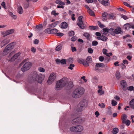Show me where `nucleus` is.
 <instances>
[{"instance_id": "nucleus-24", "label": "nucleus", "mask_w": 134, "mask_h": 134, "mask_svg": "<svg viewBox=\"0 0 134 134\" xmlns=\"http://www.w3.org/2000/svg\"><path fill=\"white\" fill-rule=\"evenodd\" d=\"M123 27L125 30H129L131 28V25L129 23H127L124 25Z\"/></svg>"}, {"instance_id": "nucleus-62", "label": "nucleus", "mask_w": 134, "mask_h": 134, "mask_svg": "<svg viewBox=\"0 0 134 134\" xmlns=\"http://www.w3.org/2000/svg\"><path fill=\"white\" fill-rule=\"evenodd\" d=\"M99 68L97 65L96 64L95 66V70L96 71H98L99 70Z\"/></svg>"}, {"instance_id": "nucleus-47", "label": "nucleus", "mask_w": 134, "mask_h": 134, "mask_svg": "<svg viewBox=\"0 0 134 134\" xmlns=\"http://www.w3.org/2000/svg\"><path fill=\"white\" fill-rule=\"evenodd\" d=\"M98 92L100 93V95H101L104 94V92L102 90L99 89L98 90Z\"/></svg>"}, {"instance_id": "nucleus-17", "label": "nucleus", "mask_w": 134, "mask_h": 134, "mask_svg": "<svg viewBox=\"0 0 134 134\" xmlns=\"http://www.w3.org/2000/svg\"><path fill=\"white\" fill-rule=\"evenodd\" d=\"M77 61L79 63L83 64L85 66H86V64L84 60L82 58H78Z\"/></svg>"}, {"instance_id": "nucleus-4", "label": "nucleus", "mask_w": 134, "mask_h": 134, "mask_svg": "<svg viewBox=\"0 0 134 134\" xmlns=\"http://www.w3.org/2000/svg\"><path fill=\"white\" fill-rule=\"evenodd\" d=\"M15 44V43L12 42L10 43L7 45L3 52V55H5L7 54L13 48Z\"/></svg>"}, {"instance_id": "nucleus-5", "label": "nucleus", "mask_w": 134, "mask_h": 134, "mask_svg": "<svg viewBox=\"0 0 134 134\" xmlns=\"http://www.w3.org/2000/svg\"><path fill=\"white\" fill-rule=\"evenodd\" d=\"M32 64L30 62L26 63L21 68V70L24 72L26 71L29 70L32 66Z\"/></svg>"}, {"instance_id": "nucleus-52", "label": "nucleus", "mask_w": 134, "mask_h": 134, "mask_svg": "<svg viewBox=\"0 0 134 134\" xmlns=\"http://www.w3.org/2000/svg\"><path fill=\"white\" fill-rule=\"evenodd\" d=\"M97 26H90L89 27V28L90 29L93 30H95L97 28Z\"/></svg>"}, {"instance_id": "nucleus-43", "label": "nucleus", "mask_w": 134, "mask_h": 134, "mask_svg": "<svg viewBox=\"0 0 134 134\" xmlns=\"http://www.w3.org/2000/svg\"><path fill=\"white\" fill-rule=\"evenodd\" d=\"M9 15L10 16H11L13 18L15 19L16 18V16L14 15L13 13L12 12H10Z\"/></svg>"}, {"instance_id": "nucleus-13", "label": "nucleus", "mask_w": 134, "mask_h": 134, "mask_svg": "<svg viewBox=\"0 0 134 134\" xmlns=\"http://www.w3.org/2000/svg\"><path fill=\"white\" fill-rule=\"evenodd\" d=\"M80 118L79 117L76 118L72 120V122L73 124H76L80 122Z\"/></svg>"}, {"instance_id": "nucleus-58", "label": "nucleus", "mask_w": 134, "mask_h": 134, "mask_svg": "<svg viewBox=\"0 0 134 134\" xmlns=\"http://www.w3.org/2000/svg\"><path fill=\"white\" fill-rule=\"evenodd\" d=\"M134 89V87L132 86H130L129 87H127V89L130 91H132Z\"/></svg>"}, {"instance_id": "nucleus-32", "label": "nucleus", "mask_w": 134, "mask_h": 134, "mask_svg": "<svg viewBox=\"0 0 134 134\" xmlns=\"http://www.w3.org/2000/svg\"><path fill=\"white\" fill-rule=\"evenodd\" d=\"M18 12L20 14H21L23 13V10L21 6H19L18 7Z\"/></svg>"}, {"instance_id": "nucleus-59", "label": "nucleus", "mask_w": 134, "mask_h": 134, "mask_svg": "<svg viewBox=\"0 0 134 134\" xmlns=\"http://www.w3.org/2000/svg\"><path fill=\"white\" fill-rule=\"evenodd\" d=\"M42 27H43L42 25L41 24H40V25H39L36 26V28H37V29H42Z\"/></svg>"}, {"instance_id": "nucleus-2", "label": "nucleus", "mask_w": 134, "mask_h": 134, "mask_svg": "<svg viewBox=\"0 0 134 134\" xmlns=\"http://www.w3.org/2000/svg\"><path fill=\"white\" fill-rule=\"evenodd\" d=\"M68 79L67 78H63L57 82L55 87V89L56 90H61L68 83Z\"/></svg>"}, {"instance_id": "nucleus-38", "label": "nucleus", "mask_w": 134, "mask_h": 134, "mask_svg": "<svg viewBox=\"0 0 134 134\" xmlns=\"http://www.w3.org/2000/svg\"><path fill=\"white\" fill-rule=\"evenodd\" d=\"M58 32V30L54 28L51 29V33L53 34H57Z\"/></svg>"}, {"instance_id": "nucleus-49", "label": "nucleus", "mask_w": 134, "mask_h": 134, "mask_svg": "<svg viewBox=\"0 0 134 134\" xmlns=\"http://www.w3.org/2000/svg\"><path fill=\"white\" fill-rule=\"evenodd\" d=\"M122 62H123V63H124V64H122V65L123 66L124 68H125V66L124 65V64H125L126 63V64H128V62L127 61V60H126L125 59V60H123Z\"/></svg>"}, {"instance_id": "nucleus-7", "label": "nucleus", "mask_w": 134, "mask_h": 134, "mask_svg": "<svg viewBox=\"0 0 134 134\" xmlns=\"http://www.w3.org/2000/svg\"><path fill=\"white\" fill-rule=\"evenodd\" d=\"M12 53L10 54L8 56L9 59L8 58L7 60L9 61L12 62L14 61L15 59H16L20 55V53H18L14 55L12 57H11V55Z\"/></svg>"}, {"instance_id": "nucleus-26", "label": "nucleus", "mask_w": 134, "mask_h": 134, "mask_svg": "<svg viewBox=\"0 0 134 134\" xmlns=\"http://www.w3.org/2000/svg\"><path fill=\"white\" fill-rule=\"evenodd\" d=\"M107 37L103 35L99 37V39L105 41L107 40Z\"/></svg>"}, {"instance_id": "nucleus-10", "label": "nucleus", "mask_w": 134, "mask_h": 134, "mask_svg": "<svg viewBox=\"0 0 134 134\" xmlns=\"http://www.w3.org/2000/svg\"><path fill=\"white\" fill-rule=\"evenodd\" d=\"M109 30L108 28L103 29L101 31V34L105 36H108V33Z\"/></svg>"}, {"instance_id": "nucleus-25", "label": "nucleus", "mask_w": 134, "mask_h": 134, "mask_svg": "<svg viewBox=\"0 0 134 134\" xmlns=\"http://www.w3.org/2000/svg\"><path fill=\"white\" fill-rule=\"evenodd\" d=\"M102 4L104 6H108L109 4V0H107L106 1H104Z\"/></svg>"}, {"instance_id": "nucleus-57", "label": "nucleus", "mask_w": 134, "mask_h": 134, "mask_svg": "<svg viewBox=\"0 0 134 134\" xmlns=\"http://www.w3.org/2000/svg\"><path fill=\"white\" fill-rule=\"evenodd\" d=\"M1 5L3 7L4 9H6V7L5 5V3L4 2H2Z\"/></svg>"}, {"instance_id": "nucleus-29", "label": "nucleus", "mask_w": 134, "mask_h": 134, "mask_svg": "<svg viewBox=\"0 0 134 134\" xmlns=\"http://www.w3.org/2000/svg\"><path fill=\"white\" fill-rule=\"evenodd\" d=\"M87 11L89 14L91 16H95L94 12L93 11L91 10L90 9H88Z\"/></svg>"}, {"instance_id": "nucleus-8", "label": "nucleus", "mask_w": 134, "mask_h": 134, "mask_svg": "<svg viewBox=\"0 0 134 134\" xmlns=\"http://www.w3.org/2000/svg\"><path fill=\"white\" fill-rule=\"evenodd\" d=\"M83 18V16H79L78 18V20L79 21V22L77 23V25L81 29L84 28L85 27V25L83 23L82 20V19Z\"/></svg>"}, {"instance_id": "nucleus-63", "label": "nucleus", "mask_w": 134, "mask_h": 134, "mask_svg": "<svg viewBox=\"0 0 134 134\" xmlns=\"http://www.w3.org/2000/svg\"><path fill=\"white\" fill-rule=\"evenodd\" d=\"M56 34L58 36H62L64 34L62 33L59 32L57 33Z\"/></svg>"}, {"instance_id": "nucleus-51", "label": "nucleus", "mask_w": 134, "mask_h": 134, "mask_svg": "<svg viewBox=\"0 0 134 134\" xmlns=\"http://www.w3.org/2000/svg\"><path fill=\"white\" fill-rule=\"evenodd\" d=\"M98 106L101 108H104L105 107V105L103 103H102L101 104L100 103L99 104Z\"/></svg>"}, {"instance_id": "nucleus-44", "label": "nucleus", "mask_w": 134, "mask_h": 134, "mask_svg": "<svg viewBox=\"0 0 134 134\" xmlns=\"http://www.w3.org/2000/svg\"><path fill=\"white\" fill-rule=\"evenodd\" d=\"M116 76L117 79H119L121 77L120 72H117L116 74Z\"/></svg>"}, {"instance_id": "nucleus-22", "label": "nucleus", "mask_w": 134, "mask_h": 134, "mask_svg": "<svg viewBox=\"0 0 134 134\" xmlns=\"http://www.w3.org/2000/svg\"><path fill=\"white\" fill-rule=\"evenodd\" d=\"M61 27L63 29H66L68 27V24L65 22H63L61 24Z\"/></svg>"}, {"instance_id": "nucleus-41", "label": "nucleus", "mask_w": 134, "mask_h": 134, "mask_svg": "<svg viewBox=\"0 0 134 134\" xmlns=\"http://www.w3.org/2000/svg\"><path fill=\"white\" fill-rule=\"evenodd\" d=\"M99 67L103 68L104 66V64L103 63H97L96 64Z\"/></svg>"}, {"instance_id": "nucleus-45", "label": "nucleus", "mask_w": 134, "mask_h": 134, "mask_svg": "<svg viewBox=\"0 0 134 134\" xmlns=\"http://www.w3.org/2000/svg\"><path fill=\"white\" fill-rule=\"evenodd\" d=\"M51 14L54 15L55 16H56L59 14L58 13H56L55 10H53L51 12Z\"/></svg>"}, {"instance_id": "nucleus-53", "label": "nucleus", "mask_w": 134, "mask_h": 134, "mask_svg": "<svg viewBox=\"0 0 134 134\" xmlns=\"http://www.w3.org/2000/svg\"><path fill=\"white\" fill-rule=\"evenodd\" d=\"M131 123L130 121L129 120H127L125 121L124 123H125L127 126H129Z\"/></svg>"}, {"instance_id": "nucleus-23", "label": "nucleus", "mask_w": 134, "mask_h": 134, "mask_svg": "<svg viewBox=\"0 0 134 134\" xmlns=\"http://www.w3.org/2000/svg\"><path fill=\"white\" fill-rule=\"evenodd\" d=\"M127 118V115L125 114H124L122 115V123H124L125 121H126V119Z\"/></svg>"}, {"instance_id": "nucleus-28", "label": "nucleus", "mask_w": 134, "mask_h": 134, "mask_svg": "<svg viewBox=\"0 0 134 134\" xmlns=\"http://www.w3.org/2000/svg\"><path fill=\"white\" fill-rule=\"evenodd\" d=\"M55 3L57 4L60 5H63L65 4V3L63 2H62L60 0H57L56 1Z\"/></svg>"}, {"instance_id": "nucleus-60", "label": "nucleus", "mask_w": 134, "mask_h": 134, "mask_svg": "<svg viewBox=\"0 0 134 134\" xmlns=\"http://www.w3.org/2000/svg\"><path fill=\"white\" fill-rule=\"evenodd\" d=\"M38 70L40 72H43L45 71V70L44 69L42 68H40L38 69Z\"/></svg>"}, {"instance_id": "nucleus-19", "label": "nucleus", "mask_w": 134, "mask_h": 134, "mask_svg": "<svg viewBox=\"0 0 134 134\" xmlns=\"http://www.w3.org/2000/svg\"><path fill=\"white\" fill-rule=\"evenodd\" d=\"M58 21H56L51 24L48 25V27L51 28L54 27L58 24Z\"/></svg>"}, {"instance_id": "nucleus-46", "label": "nucleus", "mask_w": 134, "mask_h": 134, "mask_svg": "<svg viewBox=\"0 0 134 134\" xmlns=\"http://www.w3.org/2000/svg\"><path fill=\"white\" fill-rule=\"evenodd\" d=\"M61 63L62 64H65L66 63V60L65 59H62L61 60Z\"/></svg>"}, {"instance_id": "nucleus-15", "label": "nucleus", "mask_w": 134, "mask_h": 134, "mask_svg": "<svg viewBox=\"0 0 134 134\" xmlns=\"http://www.w3.org/2000/svg\"><path fill=\"white\" fill-rule=\"evenodd\" d=\"M38 75V74L36 72H33L32 79L34 81H35L37 80Z\"/></svg>"}, {"instance_id": "nucleus-33", "label": "nucleus", "mask_w": 134, "mask_h": 134, "mask_svg": "<svg viewBox=\"0 0 134 134\" xmlns=\"http://www.w3.org/2000/svg\"><path fill=\"white\" fill-rule=\"evenodd\" d=\"M130 105L132 108L134 109V99L130 101Z\"/></svg>"}, {"instance_id": "nucleus-42", "label": "nucleus", "mask_w": 134, "mask_h": 134, "mask_svg": "<svg viewBox=\"0 0 134 134\" xmlns=\"http://www.w3.org/2000/svg\"><path fill=\"white\" fill-rule=\"evenodd\" d=\"M97 23L98 24V25L101 28H103L104 27V26L102 24L101 22L99 21H98L97 22Z\"/></svg>"}, {"instance_id": "nucleus-11", "label": "nucleus", "mask_w": 134, "mask_h": 134, "mask_svg": "<svg viewBox=\"0 0 134 134\" xmlns=\"http://www.w3.org/2000/svg\"><path fill=\"white\" fill-rule=\"evenodd\" d=\"M14 30L13 29L8 30L6 31L5 32H3V35L4 36H5L14 33Z\"/></svg>"}, {"instance_id": "nucleus-3", "label": "nucleus", "mask_w": 134, "mask_h": 134, "mask_svg": "<svg viewBox=\"0 0 134 134\" xmlns=\"http://www.w3.org/2000/svg\"><path fill=\"white\" fill-rule=\"evenodd\" d=\"M83 129V127L81 125L74 126L70 128V130L72 132H80L82 131Z\"/></svg>"}, {"instance_id": "nucleus-37", "label": "nucleus", "mask_w": 134, "mask_h": 134, "mask_svg": "<svg viewBox=\"0 0 134 134\" xmlns=\"http://www.w3.org/2000/svg\"><path fill=\"white\" fill-rule=\"evenodd\" d=\"M119 131V129L118 128H114L113 129V134H116Z\"/></svg>"}, {"instance_id": "nucleus-1", "label": "nucleus", "mask_w": 134, "mask_h": 134, "mask_svg": "<svg viewBox=\"0 0 134 134\" xmlns=\"http://www.w3.org/2000/svg\"><path fill=\"white\" fill-rule=\"evenodd\" d=\"M84 92V89L83 87H79L73 91L71 94L72 96L74 98H78L82 96Z\"/></svg>"}, {"instance_id": "nucleus-6", "label": "nucleus", "mask_w": 134, "mask_h": 134, "mask_svg": "<svg viewBox=\"0 0 134 134\" xmlns=\"http://www.w3.org/2000/svg\"><path fill=\"white\" fill-rule=\"evenodd\" d=\"M56 77V75L55 73L52 72L51 74L47 81V82L48 84H52L55 80Z\"/></svg>"}, {"instance_id": "nucleus-35", "label": "nucleus", "mask_w": 134, "mask_h": 134, "mask_svg": "<svg viewBox=\"0 0 134 134\" xmlns=\"http://www.w3.org/2000/svg\"><path fill=\"white\" fill-rule=\"evenodd\" d=\"M62 45L60 44L59 45L57 46L55 48L56 51H59L61 50L62 48Z\"/></svg>"}, {"instance_id": "nucleus-39", "label": "nucleus", "mask_w": 134, "mask_h": 134, "mask_svg": "<svg viewBox=\"0 0 134 134\" xmlns=\"http://www.w3.org/2000/svg\"><path fill=\"white\" fill-rule=\"evenodd\" d=\"M108 18L109 19H114L115 17L114 16L111 14H109L108 16Z\"/></svg>"}, {"instance_id": "nucleus-48", "label": "nucleus", "mask_w": 134, "mask_h": 134, "mask_svg": "<svg viewBox=\"0 0 134 134\" xmlns=\"http://www.w3.org/2000/svg\"><path fill=\"white\" fill-rule=\"evenodd\" d=\"M88 52L90 54H92L93 52V50L91 48H89L88 49Z\"/></svg>"}, {"instance_id": "nucleus-9", "label": "nucleus", "mask_w": 134, "mask_h": 134, "mask_svg": "<svg viewBox=\"0 0 134 134\" xmlns=\"http://www.w3.org/2000/svg\"><path fill=\"white\" fill-rule=\"evenodd\" d=\"M120 84L121 86V88L124 91L127 90V85L126 82L124 80H122L120 82Z\"/></svg>"}, {"instance_id": "nucleus-14", "label": "nucleus", "mask_w": 134, "mask_h": 134, "mask_svg": "<svg viewBox=\"0 0 134 134\" xmlns=\"http://www.w3.org/2000/svg\"><path fill=\"white\" fill-rule=\"evenodd\" d=\"M108 13L106 12H105L102 14V18L104 21H106L107 20V16H108Z\"/></svg>"}, {"instance_id": "nucleus-56", "label": "nucleus", "mask_w": 134, "mask_h": 134, "mask_svg": "<svg viewBox=\"0 0 134 134\" xmlns=\"http://www.w3.org/2000/svg\"><path fill=\"white\" fill-rule=\"evenodd\" d=\"M69 35L70 36H72L74 35V32L72 31H70L69 33Z\"/></svg>"}, {"instance_id": "nucleus-40", "label": "nucleus", "mask_w": 134, "mask_h": 134, "mask_svg": "<svg viewBox=\"0 0 134 134\" xmlns=\"http://www.w3.org/2000/svg\"><path fill=\"white\" fill-rule=\"evenodd\" d=\"M45 32L46 33L51 34V29L50 28L47 29L45 30Z\"/></svg>"}, {"instance_id": "nucleus-50", "label": "nucleus", "mask_w": 134, "mask_h": 134, "mask_svg": "<svg viewBox=\"0 0 134 134\" xmlns=\"http://www.w3.org/2000/svg\"><path fill=\"white\" fill-rule=\"evenodd\" d=\"M112 105L113 106L116 105L117 104V102L114 100H112L111 101Z\"/></svg>"}, {"instance_id": "nucleus-34", "label": "nucleus", "mask_w": 134, "mask_h": 134, "mask_svg": "<svg viewBox=\"0 0 134 134\" xmlns=\"http://www.w3.org/2000/svg\"><path fill=\"white\" fill-rule=\"evenodd\" d=\"M83 36L85 37L87 40L90 39L89 37L90 35L89 33L87 32H85L83 34Z\"/></svg>"}, {"instance_id": "nucleus-61", "label": "nucleus", "mask_w": 134, "mask_h": 134, "mask_svg": "<svg viewBox=\"0 0 134 134\" xmlns=\"http://www.w3.org/2000/svg\"><path fill=\"white\" fill-rule=\"evenodd\" d=\"M55 61L57 64H59L61 63V60L59 59H57L55 60Z\"/></svg>"}, {"instance_id": "nucleus-31", "label": "nucleus", "mask_w": 134, "mask_h": 134, "mask_svg": "<svg viewBox=\"0 0 134 134\" xmlns=\"http://www.w3.org/2000/svg\"><path fill=\"white\" fill-rule=\"evenodd\" d=\"M108 33H110L111 35H115V32L114 31V29L112 28H111L109 30Z\"/></svg>"}, {"instance_id": "nucleus-30", "label": "nucleus", "mask_w": 134, "mask_h": 134, "mask_svg": "<svg viewBox=\"0 0 134 134\" xmlns=\"http://www.w3.org/2000/svg\"><path fill=\"white\" fill-rule=\"evenodd\" d=\"M121 28L120 27H119L116 29L115 30L114 32H115V34H118L120 33L121 32Z\"/></svg>"}, {"instance_id": "nucleus-20", "label": "nucleus", "mask_w": 134, "mask_h": 134, "mask_svg": "<svg viewBox=\"0 0 134 134\" xmlns=\"http://www.w3.org/2000/svg\"><path fill=\"white\" fill-rule=\"evenodd\" d=\"M92 60L91 57L90 56H88L86 58V61L85 62L86 64V66H88V64L90 63V62Z\"/></svg>"}, {"instance_id": "nucleus-55", "label": "nucleus", "mask_w": 134, "mask_h": 134, "mask_svg": "<svg viewBox=\"0 0 134 134\" xmlns=\"http://www.w3.org/2000/svg\"><path fill=\"white\" fill-rule=\"evenodd\" d=\"M75 65L74 64H70L69 66L68 67V69H71V70L73 69V68L74 67Z\"/></svg>"}, {"instance_id": "nucleus-36", "label": "nucleus", "mask_w": 134, "mask_h": 134, "mask_svg": "<svg viewBox=\"0 0 134 134\" xmlns=\"http://www.w3.org/2000/svg\"><path fill=\"white\" fill-rule=\"evenodd\" d=\"M107 51H108L107 49H103L102 51L103 53L104 54L106 55L107 56L109 57V54L107 53Z\"/></svg>"}, {"instance_id": "nucleus-12", "label": "nucleus", "mask_w": 134, "mask_h": 134, "mask_svg": "<svg viewBox=\"0 0 134 134\" xmlns=\"http://www.w3.org/2000/svg\"><path fill=\"white\" fill-rule=\"evenodd\" d=\"M79 104L80 105L82 106L85 109L87 105V100H83L81 101Z\"/></svg>"}, {"instance_id": "nucleus-21", "label": "nucleus", "mask_w": 134, "mask_h": 134, "mask_svg": "<svg viewBox=\"0 0 134 134\" xmlns=\"http://www.w3.org/2000/svg\"><path fill=\"white\" fill-rule=\"evenodd\" d=\"M10 41L9 39H5L1 43L3 45V46H4L9 43Z\"/></svg>"}, {"instance_id": "nucleus-18", "label": "nucleus", "mask_w": 134, "mask_h": 134, "mask_svg": "<svg viewBox=\"0 0 134 134\" xmlns=\"http://www.w3.org/2000/svg\"><path fill=\"white\" fill-rule=\"evenodd\" d=\"M85 108H83L82 106L80 105L79 104L78 105L77 108V111L78 112H81Z\"/></svg>"}, {"instance_id": "nucleus-16", "label": "nucleus", "mask_w": 134, "mask_h": 134, "mask_svg": "<svg viewBox=\"0 0 134 134\" xmlns=\"http://www.w3.org/2000/svg\"><path fill=\"white\" fill-rule=\"evenodd\" d=\"M43 76L41 74H40L38 75V76L37 82L38 83H41L42 80H43Z\"/></svg>"}, {"instance_id": "nucleus-27", "label": "nucleus", "mask_w": 134, "mask_h": 134, "mask_svg": "<svg viewBox=\"0 0 134 134\" xmlns=\"http://www.w3.org/2000/svg\"><path fill=\"white\" fill-rule=\"evenodd\" d=\"M74 86L73 82L71 81L69 82L68 85L67 86V88L69 89H71Z\"/></svg>"}, {"instance_id": "nucleus-54", "label": "nucleus", "mask_w": 134, "mask_h": 134, "mask_svg": "<svg viewBox=\"0 0 134 134\" xmlns=\"http://www.w3.org/2000/svg\"><path fill=\"white\" fill-rule=\"evenodd\" d=\"M98 44V42L97 41H93L92 42V46H96Z\"/></svg>"}, {"instance_id": "nucleus-64", "label": "nucleus", "mask_w": 134, "mask_h": 134, "mask_svg": "<svg viewBox=\"0 0 134 134\" xmlns=\"http://www.w3.org/2000/svg\"><path fill=\"white\" fill-rule=\"evenodd\" d=\"M77 38L75 36L72 37L71 38V41H75L77 39Z\"/></svg>"}]
</instances>
